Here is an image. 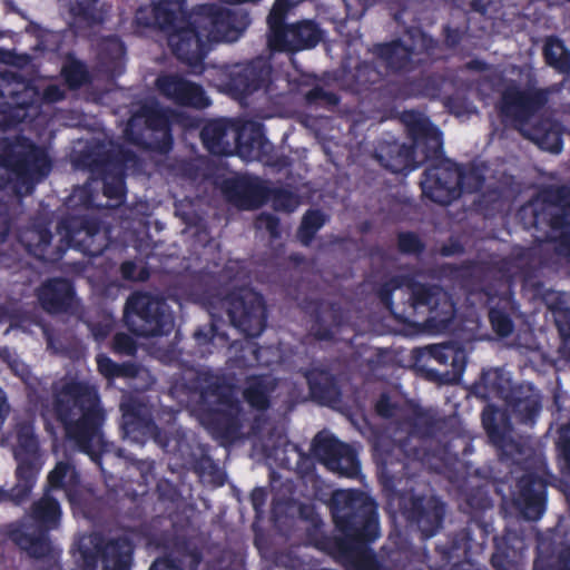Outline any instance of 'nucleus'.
Masks as SVG:
<instances>
[{"mask_svg": "<svg viewBox=\"0 0 570 570\" xmlns=\"http://www.w3.org/2000/svg\"><path fill=\"white\" fill-rule=\"evenodd\" d=\"M52 409L67 440L90 455L104 475L107 473L105 461L125 456L124 449L104 436L102 426L107 414L97 386L87 381H67L55 392Z\"/></svg>", "mask_w": 570, "mask_h": 570, "instance_id": "1", "label": "nucleus"}, {"mask_svg": "<svg viewBox=\"0 0 570 570\" xmlns=\"http://www.w3.org/2000/svg\"><path fill=\"white\" fill-rule=\"evenodd\" d=\"M401 119L412 144L391 136L381 138L374 149L377 163L393 174H407L425 163L432 164L442 153V131L428 117L410 110Z\"/></svg>", "mask_w": 570, "mask_h": 570, "instance_id": "2", "label": "nucleus"}, {"mask_svg": "<svg viewBox=\"0 0 570 570\" xmlns=\"http://www.w3.org/2000/svg\"><path fill=\"white\" fill-rule=\"evenodd\" d=\"M484 177L476 168L465 169L441 155L424 169L421 179L423 195L435 204L450 205L462 194L481 190Z\"/></svg>", "mask_w": 570, "mask_h": 570, "instance_id": "3", "label": "nucleus"}, {"mask_svg": "<svg viewBox=\"0 0 570 570\" xmlns=\"http://www.w3.org/2000/svg\"><path fill=\"white\" fill-rule=\"evenodd\" d=\"M407 40L396 38L374 43L370 48L373 58L386 75L403 76L428 62L438 49V40L421 28H409Z\"/></svg>", "mask_w": 570, "mask_h": 570, "instance_id": "4", "label": "nucleus"}, {"mask_svg": "<svg viewBox=\"0 0 570 570\" xmlns=\"http://www.w3.org/2000/svg\"><path fill=\"white\" fill-rule=\"evenodd\" d=\"M124 138L142 150L168 154L174 146L169 110L157 100L139 102L127 120Z\"/></svg>", "mask_w": 570, "mask_h": 570, "instance_id": "5", "label": "nucleus"}, {"mask_svg": "<svg viewBox=\"0 0 570 570\" xmlns=\"http://www.w3.org/2000/svg\"><path fill=\"white\" fill-rule=\"evenodd\" d=\"M0 168L17 184L32 189L49 176L52 160L45 147L20 135L0 142Z\"/></svg>", "mask_w": 570, "mask_h": 570, "instance_id": "6", "label": "nucleus"}, {"mask_svg": "<svg viewBox=\"0 0 570 570\" xmlns=\"http://www.w3.org/2000/svg\"><path fill=\"white\" fill-rule=\"evenodd\" d=\"M85 157L91 173L99 175L102 180L104 196L122 203L127 193V171L141 167L139 156L122 144L110 141L107 148L96 146Z\"/></svg>", "mask_w": 570, "mask_h": 570, "instance_id": "7", "label": "nucleus"}, {"mask_svg": "<svg viewBox=\"0 0 570 570\" xmlns=\"http://www.w3.org/2000/svg\"><path fill=\"white\" fill-rule=\"evenodd\" d=\"M440 423L431 411L415 407L410 415L399 422L400 430L405 431L406 435L393 440L391 452L385 456V464L393 465L395 458L401 465L397 472L405 475L411 461L423 462L429 455L424 441L435 436L440 430Z\"/></svg>", "mask_w": 570, "mask_h": 570, "instance_id": "8", "label": "nucleus"}, {"mask_svg": "<svg viewBox=\"0 0 570 570\" xmlns=\"http://www.w3.org/2000/svg\"><path fill=\"white\" fill-rule=\"evenodd\" d=\"M124 322L139 337L168 335L174 327V316L167 302L148 292L129 295L124 307Z\"/></svg>", "mask_w": 570, "mask_h": 570, "instance_id": "9", "label": "nucleus"}, {"mask_svg": "<svg viewBox=\"0 0 570 570\" xmlns=\"http://www.w3.org/2000/svg\"><path fill=\"white\" fill-rule=\"evenodd\" d=\"M406 286L412 309L425 314L422 322L424 328L432 333L448 331L456 314L452 295L441 285L421 283L412 278Z\"/></svg>", "mask_w": 570, "mask_h": 570, "instance_id": "10", "label": "nucleus"}, {"mask_svg": "<svg viewBox=\"0 0 570 570\" xmlns=\"http://www.w3.org/2000/svg\"><path fill=\"white\" fill-rule=\"evenodd\" d=\"M194 14L209 43L234 42L250 24V17L246 11L226 9L216 3L200 4Z\"/></svg>", "mask_w": 570, "mask_h": 570, "instance_id": "11", "label": "nucleus"}, {"mask_svg": "<svg viewBox=\"0 0 570 570\" xmlns=\"http://www.w3.org/2000/svg\"><path fill=\"white\" fill-rule=\"evenodd\" d=\"M227 314L234 327L247 337H258L267 326L264 296L253 288H239L227 297Z\"/></svg>", "mask_w": 570, "mask_h": 570, "instance_id": "12", "label": "nucleus"}, {"mask_svg": "<svg viewBox=\"0 0 570 570\" xmlns=\"http://www.w3.org/2000/svg\"><path fill=\"white\" fill-rule=\"evenodd\" d=\"M399 505L407 525L416 529L422 540L434 537L443 525L445 504L438 497L410 492L400 497Z\"/></svg>", "mask_w": 570, "mask_h": 570, "instance_id": "13", "label": "nucleus"}, {"mask_svg": "<svg viewBox=\"0 0 570 570\" xmlns=\"http://www.w3.org/2000/svg\"><path fill=\"white\" fill-rule=\"evenodd\" d=\"M69 247L89 257H98L108 247V238L101 222L86 215H67L58 223Z\"/></svg>", "mask_w": 570, "mask_h": 570, "instance_id": "14", "label": "nucleus"}, {"mask_svg": "<svg viewBox=\"0 0 570 570\" xmlns=\"http://www.w3.org/2000/svg\"><path fill=\"white\" fill-rule=\"evenodd\" d=\"M273 68L264 57H256L246 63L232 66L225 75L223 87L235 99H244L259 90H267L272 83Z\"/></svg>", "mask_w": 570, "mask_h": 570, "instance_id": "15", "label": "nucleus"}, {"mask_svg": "<svg viewBox=\"0 0 570 570\" xmlns=\"http://www.w3.org/2000/svg\"><path fill=\"white\" fill-rule=\"evenodd\" d=\"M311 452L327 470L340 476L355 479L361 473L355 450L334 435L317 433L312 441Z\"/></svg>", "mask_w": 570, "mask_h": 570, "instance_id": "16", "label": "nucleus"}, {"mask_svg": "<svg viewBox=\"0 0 570 570\" xmlns=\"http://www.w3.org/2000/svg\"><path fill=\"white\" fill-rule=\"evenodd\" d=\"M548 102V91L509 85L501 94L499 110L503 117L520 125L528 124Z\"/></svg>", "mask_w": 570, "mask_h": 570, "instance_id": "17", "label": "nucleus"}, {"mask_svg": "<svg viewBox=\"0 0 570 570\" xmlns=\"http://www.w3.org/2000/svg\"><path fill=\"white\" fill-rule=\"evenodd\" d=\"M168 46L180 62L193 68L203 66L209 51V42L195 16L168 35Z\"/></svg>", "mask_w": 570, "mask_h": 570, "instance_id": "18", "label": "nucleus"}, {"mask_svg": "<svg viewBox=\"0 0 570 570\" xmlns=\"http://www.w3.org/2000/svg\"><path fill=\"white\" fill-rule=\"evenodd\" d=\"M547 488V481L534 472H528L518 480L513 503L525 520L538 521L544 514Z\"/></svg>", "mask_w": 570, "mask_h": 570, "instance_id": "19", "label": "nucleus"}, {"mask_svg": "<svg viewBox=\"0 0 570 570\" xmlns=\"http://www.w3.org/2000/svg\"><path fill=\"white\" fill-rule=\"evenodd\" d=\"M242 405L239 402L204 409L200 421L212 436L222 444L238 440L242 430Z\"/></svg>", "mask_w": 570, "mask_h": 570, "instance_id": "20", "label": "nucleus"}, {"mask_svg": "<svg viewBox=\"0 0 570 570\" xmlns=\"http://www.w3.org/2000/svg\"><path fill=\"white\" fill-rule=\"evenodd\" d=\"M120 411L122 434L132 442L144 444L160 433L150 410L139 400L129 399L121 402Z\"/></svg>", "mask_w": 570, "mask_h": 570, "instance_id": "21", "label": "nucleus"}, {"mask_svg": "<svg viewBox=\"0 0 570 570\" xmlns=\"http://www.w3.org/2000/svg\"><path fill=\"white\" fill-rule=\"evenodd\" d=\"M184 0H158L140 6L135 13L138 27L173 32L186 22L180 19L184 11Z\"/></svg>", "mask_w": 570, "mask_h": 570, "instance_id": "22", "label": "nucleus"}, {"mask_svg": "<svg viewBox=\"0 0 570 570\" xmlns=\"http://www.w3.org/2000/svg\"><path fill=\"white\" fill-rule=\"evenodd\" d=\"M155 83L159 94L175 105L197 109H204L210 105V99L200 85L177 73L161 75Z\"/></svg>", "mask_w": 570, "mask_h": 570, "instance_id": "23", "label": "nucleus"}, {"mask_svg": "<svg viewBox=\"0 0 570 570\" xmlns=\"http://www.w3.org/2000/svg\"><path fill=\"white\" fill-rule=\"evenodd\" d=\"M222 190L229 203L247 210L262 207L271 195V189L258 177L248 175L227 178Z\"/></svg>", "mask_w": 570, "mask_h": 570, "instance_id": "24", "label": "nucleus"}, {"mask_svg": "<svg viewBox=\"0 0 570 570\" xmlns=\"http://www.w3.org/2000/svg\"><path fill=\"white\" fill-rule=\"evenodd\" d=\"M385 75L381 70L380 62L374 58L372 61L364 60L358 62L351 72L347 87L356 95L382 91V95L387 94L393 99L397 82L385 80Z\"/></svg>", "mask_w": 570, "mask_h": 570, "instance_id": "25", "label": "nucleus"}, {"mask_svg": "<svg viewBox=\"0 0 570 570\" xmlns=\"http://www.w3.org/2000/svg\"><path fill=\"white\" fill-rule=\"evenodd\" d=\"M272 51L297 53L314 49L324 38V30L312 19L289 23L288 29Z\"/></svg>", "mask_w": 570, "mask_h": 570, "instance_id": "26", "label": "nucleus"}, {"mask_svg": "<svg viewBox=\"0 0 570 570\" xmlns=\"http://www.w3.org/2000/svg\"><path fill=\"white\" fill-rule=\"evenodd\" d=\"M238 120L218 118L208 120L200 130L204 148L214 156H232L235 150V131Z\"/></svg>", "mask_w": 570, "mask_h": 570, "instance_id": "27", "label": "nucleus"}, {"mask_svg": "<svg viewBox=\"0 0 570 570\" xmlns=\"http://www.w3.org/2000/svg\"><path fill=\"white\" fill-rule=\"evenodd\" d=\"M533 224L535 227L546 225L550 230L560 233L551 240L554 243L556 253L570 265V213L542 204L533 213Z\"/></svg>", "mask_w": 570, "mask_h": 570, "instance_id": "28", "label": "nucleus"}, {"mask_svg": "<svg viewBox=\"0 0 570 570\" xmlns=\"http://www.w3.org/2000/svg\"><path fill=\"white\" fill-rule=\"evenodd\" d=\"M37 298L42 309L49 314L67 313L76 296L75 286L65 277H52L37 288Z\"/></svg>", "mask_w": 570, "mask_h": 570, "instance_id": "29", "label": "nucleus"}, {"mask_svg": "<svg viewBox=\"0 0 570 570\" xmlns=\"http://www.w3.org/2000/svg\"><path fill=\"white\" fill-rule=\"evenodd\" d=\"M445 268L459 278L462 287L470 293L485 292L488 295H491L484 289L482 279L495 273H503L504 264L493 261L468 259L460 265L448 264Z\"/></svg>", "mask_w": 570, "mask_h": 570, "instance_id": "30", "label": "nucleus"}, {"mask_svg": "<svg viewBox=\"0 0 570 570\" xmlns=\"http://www.w3.org/2000/svg\"><path fill=\"white\" fill-rule=\"evenodd\" d=\"M52 233L46 224H37L23 229L19 242L24 250L43 263H53L62 257L63 249H51Z\"/></svg>", "mask_w": 570, "mask_h": 570, "instance_id": "31", "label": "nucleus"}, {"mask_svg": "<svg viewBox=\"0 0 570 570\" xmlns=\"http://www.w3.org/2000/svg\"><path fill=\"white\" fill-rule=\"evenodd\" d=\"M268 140L264 134V127L259 122L240 121L235 131L234 154L243 158L259 159L266 154Z\"/></svg>", "mask_w": 570, "mask_h": 570, "instance_id": "32", "label": "nucleus"}, {"mask_svg": "<svg viewBox=\"0 0 570 570\" xmlns=\"http://www.w3.org/2000/svg\"><path fill=\"white\" fill-rule=\"evenodd\" d=\"M17 461L16 484L6 491L0 489V501H11L20 504L26 501L38 479L41 469L40 459H14Z\"/></svg>", "mask_w": 570, "mask_h": 570, "instance_id": "33", "label": "nucleus"}, {"mask_svg": "<svg viewBox=\"0 0 570 570\" xmlns=\"http://www.w3.org/2000/svg\"><path fill=\"white\" fill-rule=\"evenodd\" d=\"M520 423H533L541 411L540 395L531 384L511 386L504 399Z\"/></svg>", "mask_w": 570, "mask_h": 570, "instance_id": "34", "label": "nucleus"}, {"mask_svg": "<svg viewBox=\"0 0 570 570\" xmlns=\"http://www.w3.org/2000/svg\"><path fill=\"white\" fill-rule=\"evenodd\" d=\"M312 400L321 405H333L341 401L342 392L334 374L324 368H311L305 373Z\"/></svg>", "mask_w": 570, "mask_h": 570, "instance_id": "35", "label": "nucleus"}, {"mask_svg": "<svg viewBox=\"0 0 570 570\" xmlns=\"http://www.w3.org/2000/svg\"><path fill=\"white\" fill-rule=\"evenodd\" d=\"M444 83L445 78L440 73H422L411 80L397 82L393 100H404L410 97L438 99L441 96Z\"/></svg>", "mask_w": 570, "mask_h": 570, "instance_id": "36", "label": "nucleus"}, {"mask_svg": "<svg viewBox=\"0 0 570 570\" xmlns=\"http://www.w3.org/2000/svg\"><path fill=\"white\" fill-rule=\"evenodd\" d=\"M11 540L30 558L45 559L50 556L52 547L48 538V531L29 528H18L10 532Z\"/></svg>", "mask_w": 570, "mask_h": 570, "instance_id": "37", "label": "nucleus"}, {"mask_svg": "<svg viewBox=\"0 0 570 570\" xmlns=\"http://www.w3.org/2000/svg\"><path fill=\"white\" fill-rule=\"evenodd\" d=\"M276 389V380L265 374L249 375L243 392L248 405L257 411H266L271 406V394Z\"/></svg>", "mask_w": 570, "mask_h": 570, "instance_id": "38", "label": "nucleus"}, {"mask_svg": "<svg viewBox=\"0 0 570 570\" xmlns=\"http://www.w3.org/2000/svg\"><path fill=\"white\" fill-rule=\"evenodd\" d=\"M518 304L511 292L499 297L498 303L489 311V321L493 332L500 337H508L514 330L512 314Z\"/></svg>", "mask_w": 570, "mask_h": 570, "instance_id": "39", "label": "nucleus"}, {"mask_svg": "<svg viewBox=\"0 0 570 570\" xmlns=\"http://www.w3.org/2000/svg\"><path fill=\"white\" fill-rule=\"evenodd\" d=\"M61 517V508L57 499L45 494L33 502L30 509V518L36 529L50 531L58 527Z\"/></svg>", "mask_w": 570, "mask_h": 570, "instance_id": "40", "label": "nucleus"}, {"mask_svg": "<svg viewBox=\"0 0 570 570\" xmlns=\"http://www.w3.org/2000/svg\"><path fill=\"white\" fill-rule=\"evenodd\" d=\"M509 391L508 382L504 381L502 373L497 368L483 371L479 381L474 382L470 390L471 394L483 401H488L492 396L504 400Z\"/></svg>", "mask_w": 570, "mask_h": 570, "instance_id": "41", "label": "nucleus"}, {"mask_svg": "<svg viewBox=\"0 0 570 570\" xmlns=\"http://www.w3.org/2000/svg\"><path fill=\"white\" fill-rule=\"evenodd\" d=\"M342 325V314L338 306L330 304L325 309L316 312L311 325V334L317 341H332L335 330Z\"/></svg>", "mask_w": 570, "mask_h": 570, "instance_id": "42", "label": "nucleus"}, {"mask_svg": "<svg viewBox=\"0 0 570 570\" xmlns=\"http://www.w3.org/2000/svg\"><path fill=\"white\" fill-rule=\"evenodd\" d=\"M542 56L544 62L560 73L570 72V50L557 36L546 38Z\"/></svg>", "mask_w": 570, "mask_h": 570, "instance_id": "43", "label": "nucleus"}, {"mask_svg": "<svg viewBox=\"0 0 570 570\" xmlns=\"http://www.w3.org/2000/svg\"><path fill=\"white\" fill-rule=\"evenodd\" d=\"M101 65L114 73H121L126 56L125 43L116 36L104 39L99 46Z\"/></svg>", "mask_w": 570, "mask_h": 570, "instance_id": "44", "label": "nucleus"}, {"mask_svg": "<svg viewBox=\"0 0 570 570\" xmlns=\"http://www.w3.org/2000/svg\"><path fill=\"white\" fill-rule=\"evenodd\" d=\"M291 4L282 3V0H275L268 16H267V45L271 48H275L279 39L285 36L284 33L288 29L289 23H286V16Z\"/></svg>", "mask_w": 570, "mask_h": 570, "instance_id": "45", "label": "nucleus"}, {"mask_svg": "<svg viewBox=\"0 0 570 570\" xmlns=\"http://www.w3.org/2000/svg\"><path fill=\"white\" fill-rule=\"evenodd\" d=\"M98 372L107 380L134 379L138 375V365L134 362L117 363L106 354H98L96 357Z\"/></svg>", "mask_w": 570, "mask_h": 570, "instance_id": "46", "label": "nucleus"}, {"mask_svg": "<svg viewBox=\"0 0 570 570\" xmlns=\"http://www.w3.org/2000/svg\"><path fill=\"white\" fill-rule=\"evenodd\" d=\"M328 216L321 209H307L297 228V238L303 246H309L320 229L327 223Z\"/></svg>", "mask_w": 570, "mask_h": 570, "instance_id": "47", "label": "nucleus"}, {"mask_svg": "<svg viewBox=\"0 0 570 570\" xmlns=\"http://www.w3.org/2000/svg\"><path fill=\"white\" fill-rule=\"evenodd\" d=\"M14 459H40V446L33 428L22 423L17 428V444L13 448Z\"/></svg>", "mask_w": 570, "mask_h": 570, "instance_id": "48", "label": "nucleus"}, {"mask_svg": "<svg viewBox=\"0 0 570 570\" xmlns=\"http://www.w3.org/2000/svg\"><path fill=\"white\" fill-rule=\"evenodd\" d=\"M482 424L488 434L489 441L498 450H504L510 443L508 431L497 421V410L489 406L482 413Z\"/></svg>", "mask_w": 570, "mask_h": 570, "instance_id": "49", "label": "nucleus"}, {"mask_svg": "<svg viewBox=\"0 0 570 570\" xmlns=\"http://www.w3.org/2000/svg\"><path fill=\"white\" fill-rule=\"evenodd\" d=\"M79 482L76 468L68 461H59L48 474V485L55 490L65 489L67 485L76 487Z\"/></svg>", "mask_w": 570, "mask_h": 570, "instance_id": "50", "label": "nucleus"}, {"mask_svg": "<svg viewBox=\"0 0 570 570\" xmlns=\"http://www.w3.org/2000/svg\"><path fill=\"white\" fill-rule=\"evenodd\" d=\"M97 4L98 0H72L70 13L77 22L94 27L102 22Z\"/></svg>", "mask_w": 570, "mask_h": 570, "instance_id": "51", "label": "nucleus"}, {"mask_svg": "<svg viewBox=\"0 0 570 570\" xmlns=\"http://www.w3.org/2000/svg\"><path fill=\"white\" fill-rule=\"evenodd\" d=\"M542 204L570 213V186H548L540 191Z\"/></svg>", "mask_w": 570, "mask_h": 570, "instance_id": "52", "label": "nucleus"}, {"mask_svg": "<svg viewBox=\"0 0 570 570\" xmlns=\"http://www.w3.org/2000/svg\"><path fill=\"white\" fill-rule=\"evenodd\" d=\"M535 140L541 149L553 154L561 153L563 148L562 131L554 124H550L547 128H538Z\"/></svg>", "mask_w": 570, "mask_h": 570, "instance_id": "53", "label": "nucleus"}, {"mask_svg": "<svg viewBox=\"0 0 570 570\" xmlns=\"http://www.w3.org/2000/svg\"><path fill=\"white\" fill-rule=\"evenodd\" d=\"M200 397L204 401L214 399L218 406L239 402L233 396L228 386L219 379L205 385L202 390Z\"/></svg>", "mask_w": 570, "mask_h": 570, "instance_id": "54", "label": "nucleus"}, {"mask_svg": "<svg viewBox=\"0 0 570 570\" xmlns=\"http://www.w3.org/2000/svg\"><path fill=\"white\" fill-rule=\"evenodd\" d=\"M397 249L403 255L420 256L425 252L423 239L412 230L400 232L396 235Z\"/></svg>", "mask_w": 570, "mask_h": 570, "instance_id": "55", "label": "nucleus"}, {"mask_svg": "<svg viewBox=\"0 0 570 570\" xmlns=\"http://www.w3.org/2000/svg\"><path fill=\"white\" fill-rule=\"evenodd\" d=\"M426 352L430 358L438 362L440 365H452L456 368L458 357L460 352L450 343L435 344L426 346Z\"/></svg>", "mask_w": 570, "mask_h": 570, "instance_id": "56", "label": "nucleus"}, {"mask_svg": "<svg viewBox=\"0 0 570 570\" xmlns=\"http://www.w3.org/2000/svg\"><path fill=\"white\" fill-rule=\"evenodd\" d=\"M62 75L70 88H79L88 80L86 66L79 60L67 63L62 68Z\"/></svg>", "mask_w": 570, "mask_h": 570, "instance_id": "57", "label": "nucleus"}, {"mask_svg": "<svg viewBox=\"0 0 570 570\" xmlns=\"http://www.w3.org/2000/svg\"><path fill=\"white\" fill-rule=\"evenodd\" d=\"M305 101L309 106L334 107L340 98L335 92L327 91L321 86H315L305 94Z\"/></svg>", "mask_w": 570, "mask_h": 570, "instance_id": "58", "label": "nucleus"}, {"mask_svg": "<svg viewBox=\"0 0 570 570\" xmlns=\"http://www.w3.org/2000/svg\"><path fill=\"white\" fill-rule=\"evenodd\" d=\"M111 350L118 355L134 356L137 353L138 345L132 336L127 333L119 332L112 337Z\"/></svg>", "mask_w": 570, "mask_h": 570, "instance_id": "59", "label": "nucleus"}, {"mask_svg": "<svg viewBox=\"0 0 570 570\" xmlns=\"http://www.w3.org/2000/svg\"><path fill=\"white\" fill-rule=\"evenodd\" d=\"M402 277L400 276H393L382 283L377 291V297L380 298L381 303L391 312L393 313V294L396 289H399L402 286Z\"/></svg>", "mask_w": 570, "mask_h": 570, "instance_id": "60", "label": "nucleus"}, {"mask_svg": "<svg viewBox=\"0 0 570 570\" xmlns=\"http://www.w3.org/2000/svg\"><path fill=\"white\" fill-rule=\"evenodd\" d=\"M119 271L122 279L128 282H145L150 275L147 267L138 269L137 264L134 261L122 262Z\"/></svg>", "mask_w": 570, "mask_h": 570, "instance_id": "61", "label": "nucleus"}, {"mask_svg": "<svg viewBox=\"0 0 570 570\" xmlns=\"http://www.w3.org/2000/svg\"><path fill=\"white\" fill-rule=\"evenodd\" d=\"M94 204V195L90 188L86 186H76L68 197L67 205L69 207H82L83 209H89Z\"/></svg>", "mask_w": 570, "mask_h": 570, "instance_id": "62", "label": "nucleus"}, {"mask_svg": "<svg viewBox=\"0 0 570 570\" xmlns=\"http://www.w3.org/2000/svg\"><path fill=\"white\" fill-rule=\"evenodd\" d=\"M557 448L562 460V472L570 478V436L564 430L559 435Z\"/></svg>", "mask_w": 570, "mask_h": 570, "instance_id": "63", "label": "nucleus"}, {"mask_svg": "<svg viewBox=\"0 0 570 570\" xmlns=\"http://www.w3.org/2000/svg\"><path fill=\"white\" fill-rule=\"evenodd\" d=\"M256 226L258 228L266 229L271 237L277 238L281 234V220L279 218L269 213H263L256 218Z\"/></svg>", "mask_w": 570, "mask_h": 570, "instance_id": "64", "label": "nucleus"}]
</instances>
